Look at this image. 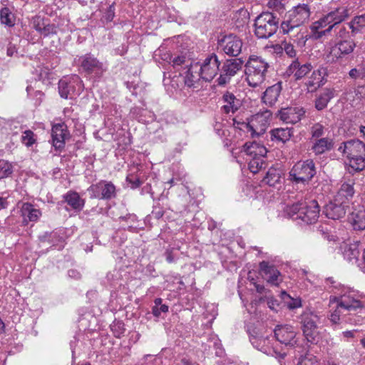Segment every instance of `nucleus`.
Here are the masks:
<instances>
[{"mask_svg": "<svg viewBox=\"0 0 365 365\" xmlns=\"http://www.w3.org/2000/svg\"><path fill=\"white\" fill-rule=\"evenodd\" d=\"M354 93L357 98H362L365 96V87H358L357 88L354 89Z\"/></svg>", "mask_w": 365, "mask_h": 365, "instance_id": "62", "label": "nucleus"}, {"mask_svg": "<svg viewBox=\"0 0 365 365\" xmlns=\"http://www.w3.org/2000/svg\"><path fill=\"white\" fill-rule=\"evenodd\" d=\"M46 23V22L45 21V20L43 18H41V16H35L34 18H33V20H32L33 27L38 33L41 32V31L43 29V26H44V24Z\"/></svg>", "mask_w": 365, "mask_h": 365, "instance_id": "50", "label": "nucleus"}, {"mask_svg": "<svg viewBox=\"0 0 365 365\" xmlns=\"http://www.w3.org/2000/svg\"><path fill=\"white\" fill-rule=\"evenodd\" d=\"M356 47V43L353 40H339L335 44V48L338 49V57H344L346 55L351 53L354 48Z\"/></svg>", "mask_w": 365, "mask_h": 365, "instance_id": "32", "label": "nucleus"}, {"mask_svg": "<svg viewBox=\"0 0 365 365\" xmlns=\"http://www.w3.org/2000/svg\"><path fill=\"white\" fill-rule=\"evenodd\" d=\"M259 270L263 276L268 278L269 276L272 275L273 271H277L278 269L274 265L270 264L268 262L262 261L259 263Z\"/></svg>", "mask_w": 365, "mask_h": 365, "instance_id": "44", "label": "nucleus"}, {"mask_svg": "<svg viewBox=\"0 0 365 365\" xmlns=\"http://www.w3.org/2000/svg\"><path fill=\"white\" fill-rule=\"evenodd\" d=\"M244 151L250 156L264 157L267 154L266 148L257 142H247L243 146Z\"/></svg>", "mask_w": 365, "mask_h": 365, "instance_id": "29", "label": "nucleus"}, {"mask_svg": "<svg viewBox=\"0 0 365 365\" xmlns=\"http://www.w3.org/2000/svg\"><path fill=\"white\" fill-rule=\"evenodd\" d=\"M13 168L11 163L0 160V180L9 177L13 173Z\"/></svg>", "mask_w": 365, "mask_h": 365, "instance_id": "42", "label": "nucleus"}, {"mask_svg": "<svg viewBox=\"0 0 365 365\" xmlns=\"http://www.w3.org/2000/svg\"><path fill=\"white\" fill-rule=\"evenodd\" d=\"M168 306L163 304L160 307L154 306L152 309V313L155 317H160L161 312L167 313L168 312Z\"/></svg>", "mask_w": 365, "mask_h": 365, "instance_id": "55", "label": "nucleus"}, {"mask_svg": "<svg viewBox=\"0 0 365 365\" xmlns=\"http://www.w3.org/2000/svg\"><path fill=\"white\" fill-rule=\"evenodd\" d=\"M327 75V68L324 66H319L318 69L314 71L305 83L308 92H314L324 85L327 82L326 77Z\"/></svg>", "mask_w": 365, "mask_h": 365, "instance_id": "14", "label": "nucleus"}, {"mask_svg": "<svg viewBox=\"0 0 365 365\" xmlns=\"http://www.w3.org/2000/svg\"><path fill=\"white\" fill-rule=\"evenodd\" d=\"M310 16V9L307 4H299L289 11L285 15L284 20L281 24L283 34H288L294 28L306 23Z\"/></svg>", "mask_w": 365, "mask_h": 365, "instance_id": "4", "label": "nucleus"}, {"mask_svg": "<svg viewBox=\"0 0 365 365\" xmlns=\"http://www.w3.org/2000/svg\"><path fill=\"white\" fill-rule=\"evenodd\" d=\"M111 331L114 336L117 338H120L122 334L125 332L124 323L120 321H115L110 325Z\"/></svg>", "mask_w": 365, "mask_h": 365, "instance_id": "45", "label": "nucleus"}, {"mask_svg": "<svg viewBox=\"0 0 365 365\" xmlns=\"http://www.w3.org/2000/svg\"><path fill=\"white\" fill-rule=\"evenodd\" d=\"M349 75L353 79H358L363 78V72L357 68H352L350 70Z\"/></svg>", "mask_w": 365, "mask_h": 365, "instance_id": "58", "label": "nucleus"}, {"mask_svg": "<svg viewBox=\"0 0 365 365\" xmlns=\"http://www.w3.org/2000/svg\"><path fill=\"white\" fill-rule=\"evenodd\" d=\"M244 61L241 58L227 59L222 67L221 73L217 79V85L225 86L231 78L242 69Z\"/></svg>", "mask_w": 365, "mask_h": 365, "instance_id": "8", "label": "nucleus"}, {"mask_svg": "<svg viewBox=\"0 0 365 365\" xmlns=\"http://www.w3.org/2000/svg\"><path fill=\"white\" fill-rule=\"evenodd\" d=\"M221 61L215 53L208 54L200 66V76L205 81H211L218 73Z\"/></svg>", "mask_w": 365, "mask_h": 365, "instance_id": "7", "label": "nucleus"}, {"mask_svg": "<svg viewBox=\"0 0 365 365\" xmlns=\"http://www.w3.org/2000/svg\"><path fill=\"white\" fill-rule=\"evenodd\" d=\"M349 35V32L346 31L344 26H342L339 29V31L336 34V38L340 40H344Z\"/></svg>", "mask_w": 365, "mask_h": 365, "instance_id": "61", "label": "nucleus"}, {"mask_svg": "<svg viewBox=\"0 0 365 365\" xmlns=\"http://www.w3.org/2000/svg\"><path fill=\"white\" fill-rule=\"evenodd\" d=\"M166 260L169 263L175 262V255L173 254V249L167 250L165 252Z\"/></svg>", "mask_w": 365, "mask_h": 365, "instance_id": "64", "label": "nucleus"}, {"mask_svg": "<svg viewBox=\"0 0 365 365\" xmlns=\"http://www.w3.org/2000/svg\"><path fill=\"white\" fill-rule=\"evenodd\" d=\"M272 139H276L278 141L285 143L288 141L292 136L291 129L287 128H276L271 131Z\"/></svg>", "mask_w": 365, "mask_h": 365, "instance_id": "36", "label": "nucleus"}, {"mask_svg": "<svg viewBox=\"0 0 365 365\" xmlns=\"http://www.w3.org/2000/svg\"><path fill=\"white\" fill-rule=\"evenodd\" d=\"M346 207H348L346 202L337 200L335 197L333 201L324 206L323 212L329 219L339 220L344 217Z\"/></svg>", "mask_w": 365, "mask_h": 365, "instance_id": "12", "label": "nucleus"}, {"mask_svg": "<svg viewBox=\"0 0 365 365\" xmlns=\"http://www.w3.org/2000/svg\"><path fill=\"white\" fill-rule=\"evenodd\" d=\"M354 184V180L344 182L335 196L337 200L345 201L347 203L351 200L355 193Z\"/></svg>", "mask_w": 365, "mask_h": 365, "instance_id": "23", "label": "nucleus"}, {"mask_svg": "<svg viewBox=\"0 0 365 365\" xmlns=\"http://www.w3.org/2000/svg\"><path fill=\"white\" fill-rule=\"evenodd\" d=\"M303 205L302 202L294 203L292 205L287 206L284 210L286 216L294 220H300L299 212H301L302 207Z\"/></svg>", "mask_w": 365, "mask_h": 365, "instance_id": "38", "label": "nucleus"}, {"mask_svg": "<svg viewBox=\"0 0 365 365\" xmlns=\"http://www.w3.org/2000/svg\"><path fill=\"white\" fill-rule=\"evenodd\" d=\"M222 98L225 103L232 106V107L237 110H238L240 106L242 105L241 101L237 98L232 93L229 91H226L223 94Z\"/></svg>", "mask_w": 365, "mask_h": 365, "instance_id": "40", "label": "nucleus"}, {"mask_svg": "<svg viewBox=\"0 0 365 365\" xmlns=\"http://www.w3.org/2000/svg\"><path fill=\"white\" fill-rule=\"evenodd\" d=\"M305 114V110L301 107H287L279 110L278 116L286 123L295 124Z\"/></svg>", "mask_w": 365, "mask_h": 365, "instance_id": "15", "label": "nucleus"}, {"mask_svg": "<svg viewBox=\"0 0 365 365\" xmlns=\"http://www.w3.org/2000/svg\"><path fill=\"white\" fill-rule=\"evenodd\" d=\"M245 67L248 84L256 88L264 81L269 65L262 58L251 56Z\"/></svg>", "mask_w": 365, "mask_h": 365, "instance_id": "1", "label": "nucleus"}, {"mask_svg": "<svg viewBox=\"0 0 365 365\" xmlns=\"http://www.w3.org/2000/svg\"><path fill=\"white\" fill-rule=\"evenodd\" d=\"M365 156V143L358 139L348 140L347 158Z\"/></svg>", "mask_w": 365, "mask_h": 365, "instance_id": "25", "label": "nucleus"}, {"mask_svg": "<svg viewBox=\"0 0 365 365\" xmlns=\"http://www.w3.org/2000/svg\"><path fill=\"white\" fill-rule=\"evenodd\" d=\"M267 305L271 309H276V308L279 307V304L277 299H274L273 297H268Z\"/></svg>", "mask_w": 365, "mask_h": 365, "instance_id": "63", "label": "nucleus"}, {"mask_svg": "<svg viewBox=\"0 0 365 365\" xmlns=\"http://www.w3.org/2000/svg\"><path fill=\"white\" fill-rule=\"evenodd\" d=\"M327 14L329 16L331 24L322 32V34H329L336 25L344 21L349 15V10L346 6L337 7Z\"/></svg>", "mask_w": 365, "mask_h": 365, "instance_id": "17", "label": "nucleus"}, {"mask_svg": "<svg viewBox=\"0 0 365 365\" xmlns=\"http://www.w3.org/2000/svg\"><path fill=\"white\" fill-rule=\"evenodd\" d=\"M87 190L92 199L110 200L116 197L115 186L110 181L100 180L92 184Z\"/></svg>", "mask_w": 365, "mask_h": 365, "instance_id": "6", "label": "nucleus"}, {"mask_svg": "<svg viewBox=\"0 0 365 365\" xmlns=\"http://www.w3.org/2000/svg\"><path fill=\"white\" fill-rule=\"evenodd\" d=\"M329 16H328V14H326L312 24L311 30L313 32L314 37L315 38L318 39L326 35L322 34V32L325 30H323L322 29L327 26L329 27L331 24Z\"/></svg>", "mask_w": 365, "mask_h": 365, "instance_id": "28", "label": "nucleus"}, {"mask_svg": "<svg viewBox=\"0 0 365 365\" xmlns=\"http://www.w3.org/2000/svg\"><path fill=\"white\" fill-rule=\"evenodd\" d=\"M126 182L130 185L131 189H136L139 187L142 182L138 178H134L133 175H129L126 177Z\"/></svg>", "mask_w": 365, "mask_h": 365, "instance_id": "53", "label": "nucleus"}, {"mask_svg": "<svg viewBox=\"0 0 365 365\" xmlns=\"http://www.w3.org/2000/svg\"><path fill=\"white\" fill-rule=\"evenodd\" d=\"M343 255L347 261L357 264L359 266V250L358 243L346 244L344 248Z\"/></svg>", "mask_w": 365, "mask_h": 365, "instance_id": "27", "label": "nucleus"}, {"mask_svg": "<svg viewBox=\"0 0 365 365\" xmlns=\"http://www.w3.org/2000/svg\"><path fill=\"white\" fill-rule=\"evenodd\" d=\"M75 91V86L73 83L63 78L58 81V93L61 98L67 99Z\"/></svg>", "mask_w": 365, "mask_h": 365, "instance_id": "34", "label": "nucleus"}, {"mask_svg": "<svg viewBox=\"0 0 365 365\" xmlns=\"http://www.w3.org/2000/svg\"><path fill=\"white\" fill-rule=\"evenodd\" d=\"M218 45L227 56L237 57L242 51V41L236 35L230 34L218 40Z\"/></svg>", "mask_w": 365, "mask_h": 365, "instance_id": "9", "label": "nucleus"}, {"mask_svg": "<svg viewBox=\"0 0 365 365\" xmlns=\"http://www.w3.org/2000/svg\"><path fill=\"white\" fill-rule=\"evenodd\" d=\"M324 127L320 123H315L311 128L312 137L314 138H321L324 135Z\"/></svg>", "mask_w": 365, "mask_h": 365, "instance_id": "49", "label": "nucleus"}, {"mask_svg": "<svg viewBox=\"0 0 365 365\" xmlns=\"http://www.w3.org/2000/svg\"><path fill=\"white\" fill-rule=\"evenodd\" d=\"M337 307L349 312H355L358 309H362L364 304L351 294H344L338 300Z\"/></svg>", "mask_w": 365, "mask_h": 365, "instance_id": "20", "label": "nucleus"}, {"mask_svg": "<svg viewBox=\"0 0 365 365\" xmlns=\"http://www.w3.org/2000/svg\"><path fill=\"white\" fill-rule=\"evenodd\" d=\"M273 272H272V275L269 276L268 278H267V281L268 283L272 285L278 286L282 281L279 278L280 272L279 270Z\"/></svg>", "mask_w": 365, "mask_h": 365, "instance_id": "52", "label": "nucleus"}, {"mask_svg": "<svg viewBox=\"0 0 365 365\" xmlns=\"http://www.w3.org/2000/svg\"><path fill=\"white\" fill-rule=\"evenodd\" d=\"M349 163L347 165V171L354 175L355 173L361 172L365 169V156L347 158Z\"/></svg>", "mask_w": 365, "mask_h": 365, "instance_id": "31", "label": "nucleus"}, {"mask_svg": "<svg viewBox=\"0 0 365 365\" xmlns=\"http://www.w3.org/2000/svg\"><path fill=\"white\" fill-rule=\"evenodd\" d=\"M334 96V89L325 88L316 96L314 107L317 110H322L327 108L329 102Z\"/></svg>", "mask_w": 365, "mask_h": 365, "instance_id": "24", "label": "nucleus"}, {"mask_svg": "<svg viewBox=\"0 0 365 365\" xmlns=\"http://www.w3.org/2000/svg\"><path fill=\"white\" fill-rule=\"evenodd\" d=\"M68 133L64 123H57L52 127L51 136L53 145L56 149H61L65 145V138Z\"/></svg>", "mask_w": 365, "mask_h": 365, "instance_id": "18", "label": "nucleus"}, {"mask_svg": "<svg viewBox=\"0 0 365 365\" xmlns=\"http://www.w3.org/2000/svg\"><path fill=\"white\" fill-rule=\"evenodd\" d=\"M297 365H319L314 356L304 357L300 360Z\"/></svg>", "mask_w": 365, "mask_h": 365, "instance_id": "56", "label": "nucleus"}, {"mask_svg": "<svg viewBox=\"0 0 365 365\" xmlns=\"http://www.w3.org/2000/svg\"><path fill=\"white\" fill-rule=\"evenodd\" d=\"M250 339L252 344L262 352L268 355H272L274 352L276 353L271 345V340L269 336H255L251 334Z\"/></svg>", "mask_w": 365, "mask_h": 365, "instance_id": "19", "label": "nucleus"}, {"mask_svg": "<svg viewBox=\"0 0 365 365\" xmlns=\"http://www.w3.org/2000/svg\"><path fill=\"white\" fill-rule=\"evenodd\" d=\"M282 178V170L275 168H270L262 180L265 184L269 186H275L279 184Z\"/></svg>", "mask_w": 365, "mask_h": 365, "instance_id": "33", "label": "nucleus"}, {"mask_svg": "<svg viewBox=\"0 0 365 365\" xmlns=\"http://www.w3.org/2000/svg\"><path fill=\"white\" fill-rule=\"evenodd\" d=\"M21 141L27 147L31 146L34 144L36 140L34 138V133L30 130H25L21 136Z\"/></svg>", "mask_w": 365, "mask_h": 365, "instance_id": "46", "label": "nucleus"}, {"mask_svg": "<svg viewBox=\"0 0 365 365\" xmlns=\"http://www.w3.org/2000/svg\"><path fill=\"white\" fill-rule=\"evenodd\" d=\"M316 175L315 164L312 160L299 161L289 172L287 180L297 186L305 187Z\"/></svg>", "mask_w": 365, "mask_h": 365, "instance_id": "2", "label": "nucleus"}, {"mask_svg": "<svg viewBox=\"0 0 365 365\" xmlns=\"http://www.w3.org/2000/svg\"><path fill=\"white\" fill-rule=\"evenodd\" d=\"M274 333L276 339L285 346L294 347L297 343L296 331L291 325H277L274 330Z\"/></svg>", "mask_w": 365, "mask_h": 365, "instance_id": "10", "label": "nucleus"}, {"mask_svg": "<svg viewBox=\"0 0 365 365\" xmlns=\"http://www.w3.org/2000/svg\"><path fill=\"white\" fill-rule=\"evenodd\" d=\"M313 68L311 63H301L296 58L289 65V69L294 74L296 80H299L306 76Z\"/></svg>", "mask_w": 365, "mask_h": 365, "instance_id": "22", "label": "nucleus"}, {"mask_svg": "<svg viewBox=\"0 0 365 365\" xmlns=\"http://www.w3.org/2000/svg\"><path fill=\"white\" fill-rule=\"evenodd\" d=\"M197 78L195 76L192 75V68H188L187 71V75L185 77V84L188 87H192L194 86L195 82H196Z\"/></svg>", "mask_w": 365, "mask_h": 365, "instance_id": "51", "label": "nucleus"}, {"mask_svg": "<svg viewBox=\"0 0 365 365\" xmlns=\"http://www.w3.org/2000/svg\"><path fill=\"white\" fill-rule=\"evenodd\" d=\"M348 24L351 31L352 36H355L356 34L359 33L362 29L361 26H357L356 24H354V19Z\"/></svg>", "mask_w": 365, "mask_h": 365, "instance_id": "60", "label": "nucleus"}, {"mask_svg": "<svg viewBox=\"0 0 365 365\" xmlns=\"http://www.w3.org/2000/svg\"><path fill=\"white\" fill-rule=\"evenodd\" d=\"M81 67L87 72L91 73L101 68V63L90 54L82 57Z\"/></svg>", "mask_w": 365, "mask_h": 365, "instance_id": "35", "label": "nucleus"}, {"mask_svg": "<svg viewBox=\"0 0 365 365\" xmlns=\"http://www.w3.org/2000/svg\"><path fill=\"white\" fill-rule=\"evenodd\" d=\"M340 309H336L334 312H333L329 317L330 321L333 324H338L340 320Z\"/></svg>", "mask_w": 365, "mask_h": 365, "instance_id": "57", "label": "nucleus"}, {"mask_svg": "<svg viewBox=\"0 0 365 365\" xmlns=\"http://www.w3.org/2000/svg\"><path fill=\"white\" fill-rule=\"evenodd\" d=\"M282 298L286 302L289 309H294L302 306L300 299H293L286 292H282Z\"/></svg>", "mask_w": 365, "mask_h": 365, "instance_id": "43", "label": "nucleus"}, {"mask_svg": "<svg viewBox=\"0 0 365 365\" xmlns=\"http://www.w3.org/2000/svg\"><path fill=\"white\" fill-rule=\"evenodd\" d=\"M0 20L1 24L12 27L15 25V16L8 7L0 10Z\"/></svg>", "mask_w": 365, "mask_h": 365, "instance_id": "37", "label": "nucleus"}, {"mask_svg": "<svg viewBox=\"0 0 365 365\" xmlns=\"http://www.w3.org/2000/svg\"><path fill=\"white\" fill-rule=\"evenodd\" d=\"M114 16H115V7H114V4H113L109 6L107 11L105 12V14L103 15V19L107 22H110L113 21Z\"/></svg>", "mask_w": 365, "mask_h": 365, "instance_id": "54", "label": "nucleus"}, {"mask_svg": "<svg viewBox=\"0 0 365 365\" xmlns=\"http://www.w3.org/2000/svg\"><path fill=\"white\" fill-rule=\"evenodd\" d=\"M21 216L23 217V225H26L29 222H36L41 215L40 210L34 207L29 202L23 203L21 207Z\"/></svg>", "mask_w": 365, "mask_h": 365, "instance_id": "21", "label": "nucleus"}, {"mask_svg": "<svg viewBox=\"0 0 365 365\" xmlns=\"http://www.w3.org/2000/svg\"><path fill=\"white\" fill-rule=\"evenodd\" d=\"M56 33L57 30L55 24L46 23L39 34L41 36L46 37L49 35L56 34Z\"/></svg>", "mask_w": 365, "mask_h": 365, "instance_id": "48", "label": "nucleus"}, {"mask_svg": "<svg viewBox=\"0 0 365 365\" xmlns=\"http://www.w3.org/2000/svg\"><path fill=\"white\" fill-rule=\"evenodd\" d=\"M282 48L284 50V53L290 58H295L297 55V51L294 48L293 44L290 42H287L284 41L282 42Z\"/></svg>", "mask_w": 365, "mask_h": 365, "instance_id": "47", "label": "nucleus"}, {"mask_svg": "<svg viewBox=\"0 0 365 365\" xmlns=\"http://www.w3.org/2000/svg\"><path fill=\"white\" fill-rule=\"evenodd\" d=\"M334 147V142L329 138H322L315 141L312 147V150L316 155H321L326 151L331 150Z\"/></svg>", "mask_w": 365, "mask_h": 365, "instance_id": "30", "label": "nucleus"}, {"mask_svg": "<svg viewBox=\"0 0 365 365\" xmlns=\"http://www.w3.org/2000/svg\"><path fill=\"white\" fill-rule=\"evenodd\" d=\"M282 90V81H278L275 84L269 86L262 96V102L263 104L268 107L274 106L279 100Z\"/></svg>", "mask_w": 365, "mask_h": 365, "instance_id": "16", "label": "nucleus"}, {"mask_svg": "<svg viewBox=\"0 0 365 365\" xmlns=\"http://www.w3.org/2000/svg\"><path fill=\"white\" fill-rule=\"evenodd\" d=\"M63 198L65 202L76 211H81L84 207L85 200L75 191H68L63 195Z\"/></svg>", "mask_w": 365, "mask_h": 365, "instance_id": "26", "label": "nucleus"}, {"mask_svg": "<svg viewBox=\"0 0 365 365\" xmlns=\"http://www.w3.org/2000/svg\"><path fill=\"white\" fill-rule=\"evenodd\" d=\"M348 222L355 230H365V207L353 204L348 215Z\"/></svg>", "mask_w": 365, "mask_h": 365, "instance_id": "13", "label": "nucleus"}, {"mask_svg": "<svg viewBox=\"0 0 365 365\" xmlns=\"http://www.w3.org/2000/svg\"><path fill=\"white\" fill-rule=\"evenodd\" d=\"M354 24H356L357 26L361 28L365 27V14L355 16L354 18Z\"/></svg>", "mask_w": 365, "mask_h": 365, "instance_id": "59", "label": "nucleus"}, {"mask_svg": "<svg viewBox=\"0 0 365 365\" xmlns=\"http://www.w3.org/2000/svg\"><path fill=\"white\" fill-rule=\"evenodd\" d=\"M253 158L249 163V169L253 173H258L261 169L264 168L265 163L264 162L262 157L252 156Z\"/></svg>", "mask_w": 365, "mask_h": 365, "instance_id": "41", "label": "nucleus"}, {"mask_svg": "<svg viewBox=\"0 0 365 365\" xmlns=\"http://www.w3.org/2000/svg\"><path fill=\"white\" fill-rule=\"evenodd\" d=\"M176 70H179L183 65L185 68H190L191 63H189V59L185 55L174 54L173 56L170 64Z\"/></svg>", "mask_w": 365, "mask_h": 365, "instance_id": "39", "label": "nucleus"}, {"mask_svg": "<svg viewBox=\"0 0 365 365\" xmlns=\"http://www.w3.org/2000/svg\"><path fill=\"white\" fill-rule=\"evenodd\" d=\"M319 206L316 200H311L309 203L303 202L299 218L304 223L314 224L319 216Z\"/></svg>", "mask_w": 365, "mask_h": 365, "instance_id": "11", "label": "nucleus"}, {"mask_svg": "<svg viewBox=\"0 0 365 365\" xmlns=\"http://www.w3.org/2000/svg\"><path fill=\"white\" fill-rule=\"evenodd\" d=\"M255 34L258 38L267 39L279 28V19L271 12H262L255 20Z\"/></svg>", "mask_w": 365, "mask_h": 365, "instance_id": "3", "label": "nucleus"}, {"mask_svg": "<svg viewBox=\"0 0 365 365\" xmlns=\"http://www.w3.org/2000/svg\"><path fill=\"white\" fill-rule=\"evenodd\" d=\"M303 335L308 342L316 344L319 339V317L314 312L307 309L299 317Z\"/></svg>", "mask_w": 365, "mask_h": 365, "instance_id": "5", "label": "nucleus"}]
</instances>
